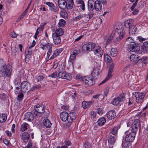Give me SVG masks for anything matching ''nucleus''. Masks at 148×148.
<instances>
[{"label":"nucleus","instance_id":"obj_1","mask_svg":"<svg viewBox=\"0 0 148 148\" xmlns=\"http://www.w3.org/2000/svg\"><path fill=\"white\" fill-rule=\"evenodd\" d=\"M115 31L116 32L119 36L113 41L112 44L117 46L120 43V42L124 37L125 35V31L122 25H119L115 27Z\"/></svg>","mask_w":148,"mask_h":148},{"label":"nucleus","instance_id":"obj_2","mask_svg":"<svg viewBox=\"0 0 148 148\" xmlns=\"http://www.w3.org/2000/svg\"><path fill=\"white\" fill-rule=\"evenodd\" d=\"M0 71L4 74V77H10L11 75L12 66L9 64L5 65L2 59H0Z\"/></svg>","mask_w":148,"mask_h":148},{"label":"nucleus","instance_id":"obj_3","mask_svg":"<svg viewBox=\"0 0 148 148\" xmlns=\"http://www.w3.org/2000/svg\"><path fill=\"white\" fill-rule=\"evenodd\" d=\"M129 49L131 51L133 52H138V54H140L142 53V51L140 50L139 45L137 43L131 44L129 45Z\"/></svg>","mask_w":148,"mask_h":148},{"label":"nucleus","instance_id":"obj_4","mask_svg":"<svg viewBox=\"0 0 148 148\" xmlns=\"http://www.w3.org/2000/svg\"><path fill=\"white\" fill-rule=\"evenodd\" d=\"M125 99V96L124 93L121 94L114 98L112 101V103L113 105L117 106L121 102L123 101Z\"/></svg>","mask_w":148,"mask_h":148},{"label":"nucleus","instance_id":"obj_5","mask_svg":"<svg viewBox=\"0 0 148 148\" xmlns=\"http://www.w3.org/2000/svg\"><path fill=\"white\" fill-rule=\"evenodd\" d=\"M141 125L138 119L135 120L131 125V131L136 134L138 128L140 127Z\"/></svg>","mask_w":148,"mask_h":148},{"label":"nucleus","instance_id":"obj_6","mask_svg":"<svg viewBox=\"0 0 148 148\" xmlns=\"http://www.w3.org/2000/svg\"><path fill=\"white\" fill-rule=\"evenodd\" d=\"M145 95V94L143 93L135 92V96L136 97V102L138 103L141 104L143 101Z\"/></svg>","mask_w":148,"mask_h":148},{"label":"nucleus","instance_id":"obj_7","mask_svg":"<svg viewBox=\"0 0 148 148\" xmlns=\"http://www.w3.org/2000/svg\"><path fill=\"white\" fill-rule=\"evenodd\" d=\"M95 44L93 43L89 42L85 44L82 47V49L84 51H90L95 48Z\"/></svg>","mask_w":148,"mask_h":148},{"label":"nucleus","instance_id":"obj_8","mask_svg":"<svg viewBox=\"0 0 148 148\" xmlns=\"http://www.w3.org/2000/svg\"><path fill=\"white\" fill-rule=\"evenodd\" d=\"M34 110L36 111L35 113H42L45 112V107L43 105L37 104L34 107Z\"/></svg>","mask_w":148,"mask_h":148},{"label":"nucleus","instance_id":"obj_9","mask_svg":"<svg viewBox=\"0 0 148 148\" xmlns=\"http://www.w3.org/2000/svg\"><path fill=\"white\" fill-rule=\"evenodd\" d=\"M25 115V119L26 121H30L33 120L34 117L37 115V113L34 112V114L33 113L31 112H27L26 113Z\"/></svg>","mask_w":148,"mask_h":148},{"label":"nucleus","instance_id":"obj_10","mask_svg":"<svg viewBox=\"0 0 148 148\" xmlns=\"http://www.w3.org/2000/svg\"><path fill=\"white\" fill-rule=\"evenodd\" d=\"M45 3L48 5L50 10L55 13H58L59 11V8L54 5L52 3L47 2H45Z\"/></svg>","mask_w":148,"mask_h":148},{"label":"nucleus","instance_id":"obj_11","mask_svg":"<svg viewBox=\"0 0 148 148\" xmlns=\"http://www.w3.org/2000/svg\"><path fill=\"white\" fill-rule=\"evenodd\" d=\"M84 78V82L88 85L92 86L95 83V80L92 76H86Z\"/></svg>","mask_w":148,"mask_h":148},{"label":"nucleus","instance_id":"obj_12","mask_svg":"<svg viewBox=\"0 0 148 148\" xmlns=\"http://www.w3.org/2000/svg\"><path fill=\"white\" fill-rule=\"evenodd\" d=\"M58 77L59 78L66 79L67 80H70L72 79V77L68 74L67 73L64 71L59 72L58 74Z\"/></svg>","mask_w":148,"mask_h":148},{"label":"nucleus","instance_id":"obj_13","mask_svg":"<svg viewBox=\"0 0 148 148\" xmlns=\"http://www.w3.org/2000/svg\"><path fill=\"white\" fill-rule=\"evenodd\" d=\"M130 141V139H123L122 141V147L123 148H130L131 147V142L132 139Z\"/></svg>","mask_w":148,"mask_h":148},{"label":"nucleus","instance_id":"obj_14","mask_svg":"<svg viewBox=\"0 0 148 148\" xmlns=\"http://www.w3.org/2000/svg\"><path fill=\"white\" fill-rule=\"evenodd\" d=\"M58 5L60 8L63 10L67 7V3L65 0H58Z\"/></svg>","mask_w":148,"mask_h":148},{"label":"nucleus","instance_id":"obj_15","mask_svg":"<svg viewBox=\"0 0 148 148\" xmlns=\"http://www.w3.org/2000/svg\"><path fill=\"white\" fill-rule=\"evenodd\" d=\"M136 134L135 133L132 132L129 133L128 131H127L125 132L124 135L123 136V139L127 138L134 139Z\"/></svg>","mask_w":148,"mask_h":148},{"label":"nucleus","instance_id":"obj_16","mask_svg":"<svg viewBox=\"0 0 148 148\" xmlns=\"http://www.w3.org/2000/svg\"><path fill=\"white\" fill-rule=\"evenodd\" d=\"M93 50L95 54L99 57H101L103 54V51L101 48L99 46H96Z\"/></svg>","mask_w":148,"mask_h":148},{"label":"nucleus","instance_id":"obj_17","mask_svg":"<svg viewBox=\"0 0 148 148\" xmlns=\"http://www.w3.org/2000/svg\"><path fill=\"white\" fill-rule=\"evenodd\" d=\"M21 88L24 90H28L31 88L30 84L28 82L24 81L23 82L21 86Z\"/></svg>","mask_w":148,"mask_h":148},{"label":"nucleus","instance_id":"obj_18","mask_svg":"<svg viewBox=\"0 0 148 148\" xmlns=\"http://www.w3.org/2000/svg\"><path fill=\"white\" fill-rule=\"evenodd\" d=\"M100 73L99 70L97 68H95L91 73V75L95 79H97L99 77Z\"/></svg>","mask_w":148,"mask_h":148},{"label":"nucleus","instance_id":"obj_19","mask_svg":"<svg viewBox=\"0 0 148 148\" xmlns=\"http://www.w3.org/2000/svg\"><path fill=\"white\" fill-rule=\"evenodd\" d=\"M77 53V51L76 50H72L71 51L69 60L72 62V64L73 61L75 59Z\"/></svg>","mask_w":148,"mask_h":148},{"label":"nucleus","instance_id":"obj_20","mask_svg":"<svg viewBox=\"0 0 148 148\" xmlns=\"http://www.w3.org/2000/svg\"><path fill=\"white\" fill-rule=\"evenodd\" d=\"M134 20L133 19H129L125 21L124 23V25L125 27L127 28H129V27L134 25Z\"/></svg>","mask_w":148,"mask_h":148},{"label":"nucleus","instance_id":"obj_21","mask_svg":"<svg viewBox=\"0 0 148 148\" xmlns=\"http://www.w3.org/2000/svg\"><path fill=\"white\" fill-rule=\"evenodd\" d=\"M106 115L107 118L108 119H112L115 117L116 114L115 111L112 110L108 112Z\"/></svg>","mask_w":148,"mask_h":148},{"label":"nucleus","instance_id":"obj_22","mask_svg":"<svg viewBox=\"0 0 148 148\" xmlns=\"http://www.w3.org/2000/svg\"><path fill=\"white\" fill-rule=\"evenodd\" d=\"M68 116V114L67 112H63L60 115V117L61 120L64 122H65L67 120Z\"/></svg>","mask_w":148,"mask_h":148},{"label":"nucleus","instance_id":"obj_23","mask_svg":"<svg viewBox=\"0 0 148 148\" xmlns=\"http://www.w3.org/2000/svg\"><path fill=\"white\" fill-rule=\"evenodd\" d=\"M94 8L96 11H99L102 9V6L98 0H96L95 2Z\"/></svg>","mask_w":148,"mask_h":148},{"label":"nucleus","instance_id":"obj_24","mask_svg":"<svg viewBox=\"0 0 148 148\" xmlns=\"http://www.w3.org/2000/svg\"><path fill=\"white\" fill-rule=\"evenodd\" d=\"M52 37L53 40V42L55 45L60 44L61 42L60 37L52 34Z\"/></svg>","mask_w":148,"mask_h":148},{"label":"nucleus","instance_id":"obj_25","mask_svg":"<svg viewBox=\"0 0 148 148\" xmlns=\"http://www.w3.org/2000/svg\"><path fill=\"white\" fill-rule=\"evenodd\" d=\"M95 2L93 0H89L88 2V7L89 11H92L94 9L93 5H94Z\"/></svg>","mask_w":148,"mask_h":148},{"label":"nucleus","instance_id":"obj_26","mask_svg":"<svg viewBox=\"0 0 148 148\" xmlns=\"http://www.w3.org/2000/svg\"><path fill=\"white\" fill-rule=\"evenodd\" d=\"M63 34L64 31L63 29L61 28H59L57 29L56 30L55 33H54L52 34L60 37L63 35Z\"/></svg>","mask_w":148,"mask_h":148},{"label":"nucleus","instance_id":"obj_27","mask_svg":"<svg viewBox=\"0 0 148 148\" xmlns=\"http://www.w3.org/2000/svg\"><path fill=\"white\" fill-rule=\"evenodd\" d=\"M69 117L70 119H69V123H71L73 122L76 118V114L74 112H71L69 114Z\"/></svg>","mask_w":148,"mask_h":148},{"label":"nucleus","instance_id":"obj_28","mask_svg":"<svg viewBox=\"0 0 148 148\" xmlns=\"http://www.w3.org/2000/svg\"><path fill=\"white\" fill-rule=\"evenodd\" d=\"M62 51V50L60 49H56L54 52L53 54L49 59L51 60L54 59L56 56H58Z\"/></svg>","mask_w":148,"mask_h":148},{"label":"nucleus","instance_id":"obj_29","mask_svg":"<svg viewBox=\"0 0 148 148\" xmlns=\"http://www.w3.org/2000/svg\"><path fill=\"white\" fill-rule=\"evenodd\" d=\"M43 125L46 128H50L51 126V121L47 119H45L43 121Z\"/></svg>","mask_w":148,"mask_h":148},{"label":"nucleus","instance_id":"obj_30","mask_svg":"<svg viewBox=\"0 0 148 148\" xmlns=\"http://www.w3.org/2000/svg\"><path fill=\"white\" fill-rule=\"evenodd\" d=\"M129 34L132 35L135 34L137 30V28L135 26L133 25L131 26V27L129 28Z\"/></svg>","mask_w":148,"mask_h":148},{"label":"nucleus","instance_id":"obj_31","mask_svg":"<svg viewBox=\"0 0 148 148\" xmlns=\"http://www.w3.org/2000/svg\"><path fill=\"white\" fill-rule=\"evenodd\" d=\"M29 126V125L27 123H24L21 125L20 130L22 132L25 131L27 129Z\"/></svg>","mask_w":148,"mask_h":148},{"label":"nucleus","instance_id":"obj_32","mask_svg":"<svg viewBox=\"0 0 148 148\" xmlns=\"http://www.w3.org/2000/svg\"><path fill=\"white\" fill-rule=\"evenodd\" d=\"M106 121V119L104 117L101 118L97 121L98 125L99 126H102L104 124Z\"/></svg>","mask_w":148,"mask_h":148},{"label":"nucleus","instance_id":"obj_33","mask_svg":"<svg viewBox=\"0 0 148 148\" xmlns=\"http://www.w3.org/2000/svg\"><path fill=\"white\" fill-rule=\"evenodd\" d=\"M114 38V34L113 33H112L108 38L106 42V47L108 44H110Z\"/></svg>","mask_w":148,"mask_h":148},{"label":"nucleus","instance_id":"obj_34","mask_svg":"<svg viewBox=\"0 0 148 148\" xmlns=\"http://www.w3.org/2000/svg\"><path fill=\"white\" fill-rule=\"evenodd\" d=\"M139 56L137 55L132 54L130 57V60L132 61L136 62L138 60Z\"/></svg>","mask_w":148,"mask_h":148},{"label":"nucleus","instance_id":"obj_35","mask_svg":"<svg viewBox=\"0 0 148 148\" xmlns=\"http://www.w3.org/2000/svg\"><path fill=\"white\" fill-rule=\"evenodd\" d=\"M142 49L145 52L148 53V41L145 42L143 43Z\"/></svg>","mask_w":148,"mask_h":148},{"label":"nucleus","instance_id":"obj_36","mask_svg":"<svg viewBox=\"0 0 148 148\" xmlns=\"http://www.w3.org/2000/svg\"><path fill=\"white\" fill-rule=\"evenodd\" d=\"M93 102L91 101H84L82 103V105L84 108H86L91 105Z\"/></svg>","mask_w":148,"mask_h":148},{"label":"nucleus","instance_id":"obj_37","mask_svg":"<svg viewBox=\"0 0 148 148\" xmlns=\"http://www.w3.org/2000/svg\"><path fill=\"white\" fill-rule=\"evenodd\" d=\"M7 116L4 114H0V122L1 123L4 122L6 120Z\"/></svg>","mask_w":148,"mask_h":148},{"label":"nucleus","instance_id":"obj_38","mask_svg":"<svg viewBox=\"0 0 148 148\" xmlns=\"http://www.w3.org/2000/svg\"><path fill=\"white\" fill-rule=\"evenodd\" d=\"M32 53V50L30 49H28L26 53V56H25V59H26L27 58L29 59L31 58Z\"/></svg>","mask_w":148,"mask_h":148},{"label":"nucleus","instance_id":"obj_39","mask_svg":"<svg viewBox=\"0 0 148 148\" xmlns=\"http://www.w3.org/2000/svg\"><path fill=\"white\" fill-rule=\"evenodd\" d=\"M117 54V50L116 48H112L110 51V55L113 57L116 56Z\"/></svg>","mask_w":148,"mask_h":148},{"label":"nucleus","instance_id":"obj_40","mask_svg":"<svg viewBox=\"0 0 148 148\" xmlns=\"http://www.w3.org/2000/svg\"><path fill=\"white\" fill-rule=\"evenodd\" d=\"M65 21L63 19H60L59 20L58 25L59 27H62L64 26L66 24Z\"/></svg>","mask_w":148,"mask_h":148},{"label":"nucleus","instance_id":"obj_41","mask_svg":"<svg viewBox=\"0 0 148 148\" xmlns=\"http://www.w3.org/2000/svg\"><path fill=\"white\" fill-rule=\"evenodd\" d=\"M119 129V127L118 126L114 127L112 129V131H111V133L113 135L115 136H116V135H117L118 130Z\"/></svg>","mask_w":148,"mask_h":148},{"label":"nucleus","instance_id":"obj_42","mask_svg":"<svg viewBox=\"0 0 148 148\" xmlns=\"http://www.w3.org/2000/svg\"><path fill=\"white\" fill-rule=\"evenodd\" d=\"M66 2L68 7V8L67 7V8L70 9H72L73 7V0H68L66 1Z\"/></svg>","mask_w":148,"mask_h":148},{"label":"nucleus","instance_id":"obj_43","mask_svg":"<svg viewBox=\"0 0 148 148\" xmlns=\"http://www.w3.org/2000/svg\"><path fill=\"white\" fill-rule=\"evenodd\" d=\"M60 15L61 16L65 19H66L68 18V14L66 11L62 10L60 12Z\"/></svg>","mask_w":148,"mask_h":148},{"label":"nucleus","instance_id":"obj_44","mask_svg":"<svg viewBox=\"0 0 148 148\" xmlns=\"http://www.w3.org/2000/svg\"><path fill=\"white\" fill-rule=\"evenodd\" d=\"M148 59V57L146 56H143L142 57V58L138 60V63L140 62H143L144 61V63L145 64H146L147 63V62H145V61L147 60Z\"/></svg>","mask_w":148,"mask_h":148},{"label":"nucleus","instance_id":"obj_45","mask_svg":"<svg viewBox=\"0 0 148 148\" xmlns=\"http://www.w3.org/2000/svg\"><path fill=\"white\" fill-rule=\"evenodd\" d=\"M104 59L107 62H109L111 61V58L108 54H106L104 55Z\"/></svg>","mask_w":148,"mask_h":148},{"label":"nucleus","instance_id":"obj_46","mask_svg":"<svg viewBox=\"0 0 148 148\" xmlns=\"http://www.w3.org/2000/svg\"><path fill=\"white\" fill-rule=\"evenodd\" d=\"M85 15L83 14H80L78 16L74 18V20L76 21L79 20L82 18H84Z\"/></svg>","mask_w":148,"mask_h":148},{"label":"nucleus","instance_id":"obj_47","mask_svg":"<svg viewBox=\"0 0 148 148\" xmlns=\"http://www.w3.org/2000/svg\"><path fill=\"white\" fill-rule=\"evenodd\" d=\"M46 24V23H44L43 24H41L40 27L37 29H38V31L40 32V33H41L42 32L44 26Z\"/></svg>","mask_w":148,"mask_h":148},{"label":"nucleus","instance_id":"obj_48","mask_svg":"<svg viewBox=\"0 0 148 148\" xmlns=\"http://www.w3.org/2000/svg\"><path fill=\"white\" fill-rule=\"evenodd\" d=\"M32 142L31 140H30L29 141L28 144L27 146L25 147V148H38L36 146H33L32 147Z\"/></svg>","mask_w":148,"mask_h":148},{"label":"nucleus","instance_id":"obj_49","mask_svg":"<svg viewBox=\"0 0 148 148\" xmlns=\"http://www.w3.org/2000/svg\"><path fill=\"white\" fill-rule=\"evenodd\" d=\"M41 87V86L40 84H34V86L31 89V90L34 91L35 90L39 89Z\"/></svg>","mask_w":148,"mask_h":148},{"label":"nucleus","instance_id":"obj_50","mask_svg":"<svg viewBox=\"0 0 148 148\" xmlns=\"http://www.w3.org/2000/svg\"><path fill=\"white\" fill-rule=\"evenodd\" d=\"M113 69L112 67H110L109 68L107 76L110 78H111L112 76V73L113 71Z\"/></svg>","mask_w":148,"mask_h":148},{"label":"nucleus","instance_id":"obj_51","mask_svg":"<svg viewBox=\"0 0 148 148\" xmlns=\"http://www.w3.org/2000/svg\"><path fill=\"white\" fill-rule=\"evenodd\" d=\"M85 15L84 16V18L86 21H88L90 19V14H84Z\"/></svg>","mask_w":148,"mask_h":148},{"label":"nucleus","instance_id":"obj_52","mask_svg":"<svg viewBox=\"0 0 148 148\" xmlns=\"http://www.w3.org/2000/svg\"><path fill=\"white\" fill-rule=\"evenodd\" d=\"M49 77H51L52 78H55L58 77V75L57 72L55 71L53 72L51 75H49Z\"/></svg>","mask_w":148,"mask_h":148},{"label":"nucleus","instance_id":"obj_53","mask_svg":"<svg viewBox=\"0 0 148 148\" xmlns=\"http://www.w3.org/2000/svg\"><path fill=\"white\" fill-rule=\"evenodd\" d=\"M29 134L27 132H24L23 134L22 138L23 139H29Z\"/></svg>","mask_w":148,"mask_h":148},{"label":"nucleus","instance_id":"obj_54","mask_svg":"<svg viewBox=\"0 0 148 148\" xmlns=\"http://www.w3.org/2000/svg\"><path fill=\"white\" fill-rule=\"evenodd\" d=\"M46 48H47L48 50H52V46L51 44L49 43H47L46 44Z\"/></svg>","mask_w":148,"mask_h":148},{"label":"nucleus","instance_id":"obj_55","mask_svg":"<svg viewBox=\"0 0 148 148\" xmlns=\"http://www.w3.org/2000/svg\"><path fill=\"white\" fill-rule=\"evenodd\" d=\"M84 78H85V77H83L81 75H78L76 76V79H77L79 80L80 81H82L84 82Z\"/></svg>","mask_w":148,"mask_h":148},{"label":"nucleus","instance_id":"obj_56","mask_svg":"<svg viewBox=\"0 0 148 148\" xmlns=\"http://www.w3.org/2000/svg\"><path fill=\"white\" fill-rule=\"evenodd\" d=\"M43 78V77L42 75H39L36 77V79L37 80L38 82L42 81Z\"/></svg>","mask_w":148,"mask_h":148},{"label":"nucleus","instance_id":"obj_57","mask_svg":"<svg viewBox=\"0 0 148 148\" xmlns=\"http://www.w3.org/2000/svg\"><path fill=\"white\" fill-rule=\"evenodd\" d=\"M90 115L91 118H94L96 116V112H94V111H91L90 113Z\"/></svg>","mask_w":148,"mask_h":148},{"label":"nucleus","instance_id":"obj_58","mask_svg":"<svg viewBox=\"0 0 148 148\" xmlns=\"http://www.w3.org/2000/svg\"><path fill=\"white\" fill-rule=\"evenodd\" d=\"M17 97L18 100L19 101H21L23 97V95L22 92H21L19 94Z\"/></svg>","mask_w":148,"mask_h":148},{"label":"nucleus","instance_id":"obj_59","mask_svg":"<svg viewBox=\"0 0 148 148\" xmlns=\"http://www.w3.org/2000/svg\"><path fill=\"white\" fill-rule=\"evenodd\" d=\"M127 41L130 43H133L134 42L133 39L131 37H129L127 39Z\"/></svg>","mask_w":148,"mask_h":148},{"label":"nucleus","instance_id":"obj_60","mask_svg":"<svg viewBox=\"0 0 148 148\" xmlns=\"http://www.w3.org/2000/svg\"><path fill=\"white\" fill-rule=\"evenodd\" d=\"M108 141L109 145H112L115 142V139H108Z\"/></svg>","mask_w":148,"mask_h":148},{"label":"nucleus","instance_id":"obj_61","mask_svg":"<svg viewBox=\"0 0 148 148\" xmlns=\"http://www.w3.org/2000/svg\"><path fill=\"white\" fill-rule=\"evenodd\" d=\"M10 35L11 37L12 38H16L18 35L14 32H11L10 33Z\"/></svg>","mask_w":148,"mask_h":148},{"label":"nucleus","instance_id":"obj_62","mask_svg":"<svg viewBox=\"0 0 148 148\" xmlns=\"http://www.w3.org/2000/svg\"><path fill=\"white\" fill-rule=\"evenodd\" d=\"M84 92L86 95H88L90 94L93 93L94 92V91L92 90H90L87 91H85Z\"/></svg>","mask_w":148,"mask_h":148},{"label":"nucleus","instance_id":"obj_63","mask_svg":"<svg viewBox=\"0 0 148 148\" xmlns=\"http://www.w3.org/2000/svg\"><path fill=\"white\" fill-rule=\"evenodd\" d=\"M90 144L88 142H85L84 144V147L85 148H88L90 146Z\"/></svg>","mask_w":148,"mask_h":148},{"label":"nucleus","instance_id":"obj_64","mask_svg":"<svg viewBox=\"0 0 148 148\" xmlns=\"http://www.w3.org/2000/svg\"><path fill=\"white\" fill-rule=\"evenodd\" d=\"M3 141L4 143L6 145H8L10 144V141L8 140V139H3Z\"/></svg>","mask_w":148,"mask_h":148}]
</instances>
